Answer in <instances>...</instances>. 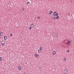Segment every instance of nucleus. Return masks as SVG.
Here are the masks:
<instances>
[{"instance_id":"nucleus-1","label":"nucleus","mask_w":74,"mask_h":74,"mask_svg":"<svg viewBox=\"0 0 74 74\" xmlns=\"http://www.w3.org/2000/svg\"><path fill=\"white\" fill-rule=\"evenodd\" d=\"M71 43V42L70 41L68 40L67 42L66 43L67 45H70V44Z\"/></svg>"},{"instance_id":"nucleus-2","label":"nucleus","mask_w":74,"mask_h":74,"mask_svg":"<svg viewBox=\"0 0 74 74\" xmlns=\"http://www.w3.org/2000/svg\"><path fill=\"white\" fill-rule=\"evenodd\" d=\"M1 44L2 45H4L5 44V42H4V41H3L1 42Z\"/></svg>"},{"instance_id":"nucleus-3","label":"nucleus","mask_w":74,"mask_h":74,"mask_svg":"<svg viewBox=\"0 0 74 74\" xmlns=\"http://www.w3.org/2000/svg\"><path fill=\"white\" fill-rule=\"evenodd\" d=\"M58 14H59L58 13H57V12H55L53 13V15H56V16H57V15Z\"/></svg>"},{"instance_id":"nucleus-4","label":"nucleus","mask_w":74,"mask_h":74,"mask_svg":"<svg viewBox=\"0 0 74 74\" xmlns=\"http://www.w3.org/2000/svg\"><path fill=\"white\" fill-rule=\"evenodd\" d=\"M58 15L59 14H57V16H56V19H59V16H58Z\"/></svg>"},{"instance_id":"nucleus-5","label":"nucleus","mask_w":74,"mask_h":74,"mask_svg":"<svg viewBox=\"0 0 74 74\" xmlns=\"http://www.w3.org/2000/svg\"><path fill=\"white\" fill-rule=\"evenodd\" d=\"M56 16L55 15H54L53 14L52 16V17L53 19H55L56 18Z\"/></svg>"},{"instance_id":"nucleus-6","label":"nucleus","mask_w":74,"mask_h":74,"mask_svg":"<svg viewBox=\"0 0 74 74\" xmlns=\"http://www.w3.org/2000/svg\"><path fill=\"white\" fill-rule=\"evenodd\" d=\"M67 70H64V74H67Z\"/></svg>"},{"instance_id":"nucleus-7","label":"nucleus","mask_w":74,"mask_h":74,"mask_svg":"<svg viewBox=\"0 0 74 74\" xmlns=\"http://www.w3.org/2000/svg\"><path fill=\"white\" fill-rule=\"evenodd\" d=\"M3 32H1L0 33V36H3Z\"/></svg>"},{"instance_id":"nucleus-8","label":"nucleus","mask_w":74,"mask_h":74,"mask_svg":"<svg viewBox=\"0 0 74 74\" xmlns=\"http://www.w3.org/2000/svg\"><path fill=\"white\" fill-rule=\"evenodd\" d=\"M55 35L56 36L58 37V33H55Z\"/></svg>"},{"instance_id":"nucleus-9","label":"nucleus","mask_w":74,"mask_h":74,"mask_svg":"<svg viewBox=\"0 0 74 74\" xmlns=\"http://www.w3.org/2000/svg\"><path fill=\"white\" fill-rule=\"evenodd\" d=\"M31 27L32 28H33V27H34V24H32V25H31Z\"/></svg>"},{"instance_id":"nucleus-10","label":"nucleus","mask_w":74,"mask_h":74,"mask_svg":"<svg viewBox=\"0 0 74 74\" xmlns=\"http://www.w3.org/2000/svg\"><path fill=\"white\" fill-rule=\"evenodd\" d=\"M7 36H5L4 37V40H7Z\"/></svg>"},{"instance_id":"nucleus-11","label":"nucleus","mask_w":74,"mask_h":74,"mask_svg":"<svg viewBox=\"0 0 74 74\" xmlns=\"http://www.w3.org/2000/svg\"><path fill=\"white\" fill-rule=\"evenodd\" d=\"M35 56L37 58H38V55H37L36 53L35 54Z\"/></svg>"},{"instance_id":"nucleus-12","label":"nucleus","mask_w":74,"mask_h":74,"mask_svg":"<svg viewBox=\"0 0 74 74\" xmlns=\"http://www.w3.org/2000/svg\"><path fill=\"white\" fill-rule=\"evenodd\" d=\"M18 69L20 70H21V69H22V68H21V66H19L18 67Z\"/></svg>"},{"instance_id":"nucleus-13","label":"nucleus","mask_w":74,"mask_h":74,"mask_svg":"<svg viewBox=\"0 0 74 74\" xmlns=\"http://www.w3.org/2000/svg\"><path fill=\"white\" fill-rule=\"evenodd\" d=\"M40 50H42L43 49V47H40Z\"/></svg>"},{"instance_id":"nucleus-14","label":"nucleus","mask_w":74,"mask_h":74,"mask_svg":"<svg viewBox=\"0 0 74 74\" xmlns=\"http://www.w3.org/2000/svg\"><path fill=\"white\" fill-rule=\"evenodd\" d=\"M56 53V52H55V51H54L53 52V55H55Z\"/></svg>"},{"instance_id":"nucleus-15","label":"nucleus","mask_w":74,"mask_h":74,"mask_svg":"<svg viewBox=\"0 0 74 74\" xmlns=\"http://www.w3.org/2000/svg\"><path fill=\"white\" fill-rule=\"evenodd\" d=\"M52 13H53V12L52 11H51L50 13V15H51Z\"/></svg>"},{"instance_id":"nucleus-16","label":"nucleus","mask_w":74,"mask_h":74,"mask_svg":"<svg viewBox=\"0 0 74 74\" xmlns=\"http://www.w3.org/2000/svg\"><path fill=\"white\" fill-rule=\"evenodd\" d=\"M40 52H41V50L40 49H38V52L39 53H40Z\"/></svg>"},{"instance_id":"nucleus-17","label":"nucleus","mask_w":74,"mask_h":74,"mask_svg":"<svg viewBox=\"0 0 74 74\" xmlns=\"http://www.w3.org/2000/svg\"><path fill=\"white\" fill-rule=\"evenodd\" d=\"M64 60L65 61V60H66V58H64Z\"/></svg>"},{"instance_id":"nucleus-18","label":"nucleus","mask_w":74,"mask_h":74,"mask_svg":"<svg viewBox=\"0 0 74 74\" xmlns=\"http://www.w3.org/2000/svg\"><path fill=\"white\" fill-rule=\"evenodd\" d=\"M29 3H30V2H27V4H29Z\"/></svg>"},{"instance_id":"nucleus-19","label":"nucleus","mask_w":74,"mask_h":74,"mask_svg":"<svg viewBox=\"0 0 74 74\" xmlns=\"http://www.w3.org/2000/svg\"><path fill=\"white\" fill-rule=\"evenodd\" d=\"M2 60V58H1V57H0V61H1Z\"/></svg>"},{"instance_id":"nucleus-20","label":"nucleus","mask_w":74,"mask_h":74,"mask_svg":"<svg viewBox=\"0 0 74 74\" xmlns=\"http://www.w3.org/2000/svg\"><path fill=\"white\" fill-rule=\"evenodd\" d=\"M32 28L31 27H29V29L30 30H31V29H32Z\"/></svg>"},{"instance_id":"nucleus-21","label":"nucleus","mask_w":74,"mask_h":74,"mask_svg":"<svg viewBox=\"0 0 74 74\" xmlns=\"http://www.w3.org/2000/svg\"><path fill=\"white\" fill-rule=\"evenodd\" d=\"M37 18L38 19H40V17H38Z\"/></svg>"},{"instance_id":"nucleus-22","label":"nucleus","mask_w":74,"mask_h":74,"mask_svg":"<svg viewBox=\"0 0 74 74\" xmlns=\"http://www.w3.org/2000/svg\"><path fill=\"white\" fill-rule=\"evenodd\" d=\"M10 36H12V34H10Z\"/></svg>"},{"instance_id":"nucleus-23","label":"nucleus","mask_w":74,"mask_h":74,"mask_svg":"<svg viewBox=\"0 0 74 74\" xmlns=\"http://www.w3.org/2000/svg\"><path fill=\"white\" fill-rule=\"evenodd\" d=\"M23 11H24V10H25V9H24V8H23Z\"/></svg>"},{"instance_id":"nucleus-24","label":"nucleus","mask_w":74,"mask_h":74,"mask_svg":"<svg viewBox=\"0 0 74 74\" xmlns=\"http://www.w3.org/2000/svg\"><path fill=\"white\" fill-rule=\"evenodd\" d=\"M69 52V50H68L67 51V52Z\"/></svg>"},{"instance_id":"nucleus-25","label":"nucleus","mask_w":74,"mask_h":74,"mask_svg":"<svg viewBox=\"0 0 74 74\" xmlns=\"http://www.w3.org/2000/svg\"><path fill=\"white\" fill-rule=\"evenodd\" d=\"M24 74H26V72H25L24 73Z\"/></svg>"},{"instance_id":"nucleus-26","label":"nucleus","mask_w":74,"mask_h":74,"mask_svg":"<svg viewBox=\"0 0 74 74\" xmlns=\"http://www.w3.org/2000/svg\"><path fill=\"white\" fill-rule=\"evenodd\" d=\"M23 13H24V12H23Z\"/></svg>"},{"instance_id":"nucleus-27","label":"nucleus","mask_w":74,"mask_h":74,"mask_svg":"<svg viewBox=\"0 0 74 74\" xmlns=\"http://www.w3.org/2000/svg\"><path fill=\"white\" fill-rule=\"evenodd\" d=\"M38 27H39V26H38Z\"/></svg>"}]
</instances>
